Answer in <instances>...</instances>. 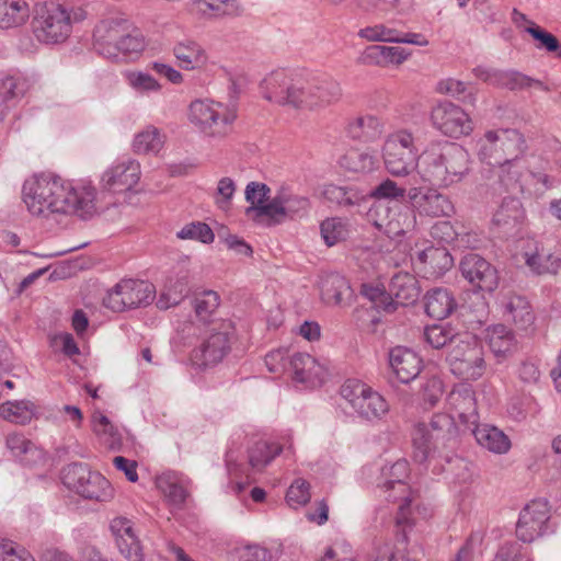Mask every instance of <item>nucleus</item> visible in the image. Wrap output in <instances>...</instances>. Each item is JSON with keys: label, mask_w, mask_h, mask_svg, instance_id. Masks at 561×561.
<instances>
[{"label": "nucleus", "mask_w": 561, "mask_h": 561, "mask_svg": "<svg viewBox=\"0 0 561 561\" xmlns=\"http://www.w3.org/2000/svg\"><path fill=\"white\" fill-rule=\"evenodd\" d=\"M367 215L376 228L389 236H402L415 225V216L411 211H401L400 204L392 205L387 201L375 199Z\"/></svg>", "instance_id": "15"}, {"label": "nucleus", "mask_w": 561, "mask_h": 561, "mask_svg": "<svg viewBox=\"0 0 561 561\" xmlns=\"http://www.w3.org/2000/svg\"><path fill=\"white\" fill-rule=\"evenodd\" d=\"M110 528L121 554L128 561H142V548L135 535L131 520L126 517H115Z\"/></svg>", "instance_id": "23"}, {"label": "nucleus", "mask_w": 561, "mask_h": 561, "mask_svg": "<svg viewBox=\"0 0 561 561\" xmlns=\"http://www.w3.org/2000/svg\"><path fill=\"white\" fill-rule=\"evenodd\" d=\"M357 35L369 42L396 43L399 36V31L383 24H376L360 28Z\"/></svg>", "instance_id": "61"}, {"label": "nucleus", "mask_w": 561, "mask_h": 561, "mask_svg": "<svg viewBox=\"0 0 561 561\" xmlns=\"http://www.w3.org/2000/svg\"><path fill=\"white\" fill-rule=\"evenodd\" d=\"M5 445L12 456L26 466H34L44 460V451L22 433L8 434Z\"/></svg>", "instance_id": "29"}, {"label": "nucleus", "mask_w": 561, "mask_h": 561, "mask_svg": "<svg viewBox=\"0 0 561 561\" xmlns=\"http://www.w3.org/2000/svg\"><path fill=\"white\" fill-rule=\"evenodd\" d=\"M412 210L421 217H449L454 205L447 195L431 187H412L408 193Z\"/></svg>", "instance_id": "18"}, {"label": "nucleus", "mask_w": 561, "mask_h": 561, "mask_svg": "<svg viewBox=\"0 0 561 561\" xmlns=\"http://www.w3.org/2000/svg\"><path fill=\"white\" fill-rule=\"evenodd\" d=\"M431 122L434 128L451 138L467 136L473 129L469 115L451 102H442L434 106Z\"/></svg>", "instance_id": "16"}, {"label": "nucleus", "mask_w": 561, "mask_h": 561, "mask_svg": "<svg viewBox=\"0 0 561 561\" xmlns=\"http://www.w3.org/2000/svg\"><path fill=\"white\" fill-rule=\"evenodd\" d=\"M280 453L282 447L276 443L256 442L249 449V463L253 469L262 470Z\"/></svg>", "instance_id": "49"}, {"label": "nucleus", "mask_w": 561, "mask_h": 561, "mask_svg": "<svg viewBox=\"0 0 561 561\" xmlns=\"http://www.w3.org/2000/svg\"><path fill=\"white\" fill-rule=\"evenodd\" d=\"M525 32L538 42V49H546L548 53H556L558 57H561V45L554 35L545 31L536 23H529L525 27Z\"/></svg>", "instance_id": "58"}, {"label": "nucleus", "mask_w": 561, "mask_h": 561, "mask_svg": "<svg viewBox=\"0 0 561 561\" xmlns=\"http://www.w3.org/2000/svg\"><path fill=\"white\" fill-rule=\"evenodd\" d=\"M283 553V545L266 548L257 543L248 545L242 551L244 561H277Z\"/></svg>", "instance_id": "59"}, {"label": "nucleus", "mask_w": 561, "mask_h": 561, "mask_svg": "<svg viewBox=\"0 0 561 561\" xmlns=\"http://www.w3.org/2000/svg\"><path fill=\"white\" fill-rule=\"evenodd\" d=\"M439 91L445 92L467 105H474L477 88L457 79H446L439 82Z\"/></svg>", "instance_id": "50"}, {"label": "nucleus", "mask_w": 561, "mask_h": 561, "mask_svg": "<svg viewBox=\"0 0 561 561\" xmlns=\"http://www.w3.org/2000/svg\"><path fill=\"white\" fill-rule=\"evenodd\" d=\"M220 304L219 295L214 290H204L195 295L193 308L196 317L203 321H210Z\"/></svg>", "instance_id": "53"}, {"label": "nucleus", "mask_w": 561, "mask_h": 561, "mask_svg": "<svg viewBox=\"0 0 561 561\" xmlns=\"http://www.w3.org/2000/svg\"><path fill=\"white\" fill-rule=\"evenodd\" d=\"M505 314L519 328L526 329L534 321V314L528 301L522 296H512L504 305Z\"/></svg>", "instance_id": "48"}, {"label": "nucleus", "mask_w": 561, "mask_h": 561, "mask_svg": "<svg viewBox=\"0 0 561 561\" xmlns=\"http://www.w3.org/2000/svg\"><path fill=\"white\" fill-rule=\"evenodd\" d=\"M376 157L367 150L351 149L340 159V164L351 172H369L375 169Z\"/></svg>", "instance_id": "47"}, {"label": "nucleus", "mask_w": 561, "mask_h": 561, "mask_svg": "<svg viewBox=\"0 0 561 561\" xmlns=\"http://www.w3.org/2000/svg\"><path fill=\"white\" fill-rule=\"evenodd\" d=\"M237 118L234 105H225L214 101L196 100L190 106V121L210 137H225L232 129Z\"/></svg>", "instance_id": "7"}, {"label": "nucleus", "mask_w": 561, "mask_h": 561, "mask_svg": "<svg viewBox=\"0 0 561 561\" xmlns=\"http://www.w3.org/2000/svg\"><path fill=\"white\" fill-rule=\"evenodd\" d=\"M341 396L351 404L358 417L369 422L382 420L389 411L385 398L358 380L345 381L341 388Z\"/></svg>", "instance_id": "10"}, {"label": "nucleus", "mask_w": 561, "mask_h": 561, "mask_svg": "<svg viewBox=\"0 0 561 561\" xmlns=\"http://www.w3.org/2000/svg\"><path fill=\"white\" fill-rule=\"evenodd\" d=\"M203 13L211 12L213 16L239 15L241 7L237 0H197Z\"/></svg>", "instance_id": "56"}, {"label": "nucleus", "mask_w": 561, "mask_h": 561, "mask_svg": "<svg viewBox=\"0 0 561 561\" xmlns=\"http://www.w3.org/2000/svg\"><path fill=\"white\" fill-rule=\"evenodd\" d=\"M35 410L30 400L5 401L0 404V416L10 423L25 425L34 417Z\"/></svg>", "instance_id": "41"}, {"label": "nucleus", "mask_w": 561, "mask_h": 561, "mask_svg": "<svg viewBox=\"0 0 561 561\" xmlns=\"http://www.w3.org/2000/svg\"><path fill=\"white\" fill-rule=\"evenodd\" d=\"M23 201L34 216L53 214L90 217L95 211V190L81 185L73 187L53 174L35 175L23 184Z\"/></svg>", "instance_id": "1"}, {"label": "nucleus", "mask_w": 561, "mask_h": 561, "mask_svg": "<svg viewBox=\"0 0 561 561\" xmlns=\"http://www.w3.org/2000/svg\"><path fill=\"white\" fill-rule=\"evenodd\" d=\"M360 294L370 301V307L377 311L391 313L396 311V304L388 293L378 285L363 284Z\"/></svg>", "instance_id": "54"}, {"label": "nucleus", "mask_w": 561, "mask_h": 561, "mask_svg": "<svg viewBox=\"0 0 561 561\" xmlns=\"http://www.w3.org/2000/svg\"><path fill=\"white\" fill-rule=\"evenodd\" d=\"M462 337V332H457L450 325H431L424 330V339L433 348L448 346L449 350Z\"/></svg>", "instance_id": "46"}, {"label": "nucleus", "mask_w": 561, "mask_h": 561, "mask_svg": "<svg viewBox=\"0 0 561 561\" xmlns=\"http://www.w3.org/2000/svg\"><path fill=\"white\" fill-rule=\"evenodd\" d=\"M457 308L456 299L447 288H434L425 296V311L434 319L442 320Z\"/></svg>", "instance_id": "32"}, {"label": "nucleus", "mask_w": 561, "mask_h": 561, "mask_svg": "<svg viewBox=\"0 0 561 561\" xmlns=\"http://www.w3.org/2000/svg\"><path fill=\"white\" fill-rule=\"evenodd\" d=\"M472 433L479 445L495 454H504L511 447L508 437L495 426L489 424L476 425Z\"/></svg>", "instance_id": "36"}, {"label": "nucleus", "mask_w": 561, "mask_h": 561, "mask_svg": "<svg viewBox=\"0 0 561 561\" xmlns=\"http://www.w3.org/2000/svg\"><path fill=\"white\" fill-rule=\"evenodd\" d=\"M300 79H295L284 70H276L266 76L261 84L265 100L278 105L297 106Z\"/></svg>", "instance_id": "19"}, {"label": "nucleus", "mask_w": 561, "mask_h": 561, "mask_svg": "<svg viewBox=\"0 0 561 561\" xmlns=\"http://www.w3.org/2000/svg\"><path fill=\"white\" fill-rule=\"evenodd\" d=\"M382 159L391 175L407 176L411 174L421 159L414 145L413 135L405 129L390 134L382 147Z\"/></svg>", "instance_id": "8"}, {"label": "nucleus", "mask_w": 561, "mask_h": 561, "mask_svg": "<svg viewBox=\"0 0 561 561\" xmlns=\"http://www.w3.org/2000/svg\"><path fill=\"white\" fill-rule=\"evenodd\" d=\"M525 263L529 270L538 275L557 274L561 267L560 257L550 252H546L542 248H535L534 251H527L524 254Z\"/></svg>", "instance_id": "40"}, {"label": "nucleus", "mask_w": 561, "mask_h": 561, "mask_svg": "<svg viewBox=\"0 0 561 561\" xmlns=\"http://www.w3.org/2000/svg\"><path fill=\"white\" fill-rule=\"evenodd\" d=\"M341 96L340 84L331 79L305 81L300 79L295 108L320 110Z\"/></svg>", "instance_id": "17"}, {"label": "nucleus", "mask_w": 561, "mask_h": 561, "mask_svg": "<svg viewBox=\"0 0 561 561\" xmlns=\"http://www.w3.org/2000/svg\"><path fill=\"white\" fill-rule=\"evenodd\" d=\"M553 531L554 525L551 522L550 506L547 500H534L519 513L516 535L523 542L530 543Z\"/></svg>", "instance_id": "14"}, {"label": "nucleus", "mask_w": 561, "mask_h": 561, "mask_svg": "<svg viewBox=\"0 0 561 561\" xmlns=\"http://www.w3.org/2000/svg\"><path fill=\"white\" fill-rule=\"evenodd\" d=\"M455 433L453 417L447 414H435L428 423H419L412 434L414 460L424 463L437 457L449 462L450 456L443 449L451 446Z\"/></svg>", "instance_id": "4"}, {"label": "nucleus", "mask_w": 561, "mask_h": 561, "mask_svg": "<svg viewBox=\"0 0 561 561\" xmlns=\"http://www.w3.org/2000/svg\"><path fill=\"white\" fill-rule=\"evenodd\" d=\"M409 462L405 459H399L392 465H386L381 469V486L385 492H390L388 499L391 501H401L397 515V524L405 525L409 522L410 505L412 503V492L407 485L405 480L409 477Z\"/></svg>", "instance_id": "12"}, {"label": "nucleus", "mask_w": 561, "mask_h": 561, "mask_svg": "<svg viewBox=\"0 0 561 561\" xmlns=\"http://www.w3.org/2000/svg\"><path fill=\"white\" fill-rule=\"evenodd\" d=\"M382 133V123L379 118L367 115L355 118L347 126V134L353 139L373 140Z\"/></svg>", "instance_id": "44"}, {"label": "nucleus", "mask_w": 561, "mask_h": 561, "mask_svg": "<svg viewBox=\"0 0 561 561\" xmlns=\"http://www.w3.org/2000/svg\"><path fill=\"white\" fill-rule=\"evenodd\" d=\"M127 31V21L122 19H106L101 21L94 28L93 48L107 58H117V43L124 32Z\"/></svg>", "instance_id": "21"}, {"label": "nucleus", "mask_w": 561, "mask_h": 561, "mask_svg": "<svg viewBox=\"0 0 561 561\" xmlns=\"http://www.w3.org/2000/svg\"><path fill=\"white\" fill-rule=\"evenodd\" d=\"M234 327L229 320L215 322L202 344L193 351L195 365L207 368L219 364L230 352Z\"/></svg>", "instance_id": "11"}, {"label": "nucleus", "mask_w": 561, "mask_h": 561, "mask_svg": "<svg viewBox=\"0 0 561 561\" xmlns=\"http://www.w3.org/2000/svg\"><path fill=\"white\" fill-rule=\"evenodd\" d=\"M526 150L524 136L513 128L490 129L477 140L479 160L493 168L508 165Z\"/></svg>", "instance_id": "5"}, {"label": "nucleus", "mask_w": 561, "mask_h": 561, "mask_svg": "<svg viewBox=\"0 0 561 561\" xmlns=\"http://www.w3.org/2000/svg\"><path fill=\"white\" fill-rule=\"evenodd\" d=\"M321 194L327 202L341 208L359 206L366 198L364 192L354 185L327 184Z\"/></svg>", "instance_id": "33"}, {"label": "nucleus", "mask_w": 561, "mask_h": 561, "mask_svg": "<svg viewBox=\"0 0 561 561\" xmlns=\"http://www.w3.org/2000/svg\"><path fill=\"white\" fill-rule=\"evenodd\" d=\"M31 15L26 0H0V30L19 28Z\"/></svg>", "instance_id": "31"}, {"label": "nucleus", "mask_w": 561, "mask_h": 561, "mask_svg": "<svg viewBox=\"0 0 561 561\" xmlns=\"http://www.w3.org/2000/svg\"><path fill=\"white\" fill-rule=\"evenodd\" d=\"M423 176L443 187L461 182L470 171L467 150L451 141H431L421 153Z\"/></svg>", "instance_id": "2"}, {"label": "nucleus", "mask_w": 561, "mask_h": 561, "mask_svg": "<svg viewBox=\"0 0 561 561\" xmlns=\"http://www.w3.org/2000/svg\"><path fill=\"white\" fill-rule=\"evenodd\" d=\"M188 293V284L185 277L170 278L165 283L157 301L160 309H169L179 305Z\"/></svg>", "instance_id": "45"}, {"label": "nucleus", "mask_w": 561, "mask_h": 561, "mask_svg": "<svg viewBox=\"0 0 561 561\" xmlns=\"http://www.w3.org/2000/svg\"><path fill=\"white\" fill-rule=\"evenodd\" d=\"M420 293L419 282L410 273L399 272L391 277L388 295L392 297L396 308L415 302Z\"/></svg>", "instance_id": "28"}, {"label": "nucleus", "mask_w": 561, "mask_h": 561, "mask_svg": "<svg viewBox=\"0 0 561 561\" xmlns=\"http://www.w3.org/2000/svg\"><path fill=\"white\" fill-rule=\"evenodd\" d=\"M524 218L525 210L522 202L516 197H505L493 215L492 222L505 232H510L518 227Z\"/></svg>", "instance_id": "30"}, {"label": "nucleus", "mask_w": 561, "mask_h": 561, "mask_svg": "<svg viewBox=\"0 0 561 561\" xmlns=\"http://www.w3.org/2000/svg\"><path fill=\"white\" fill-rule=\"evenodd\" d=\"M156 485L168 503L175 507H181L188 496L187 490L174 472H164L158 476L156 478Z\"/></svg>", "instance_id": "38"}, {"label": "nucleus", "mask_w": 561, "mask_h": 561, "mask_svg": "<svg viewBox=\"0 0 561 561\" xmlns=\"http://www.w3.org/2000/svg\"><path fill=\"white\" fill-rule=\"evenodd\" d=\"M84 18L85 13L82 10L72 14L67 7L55 1L36 3L31 23L32 33L41 44H62L72 33L73 22Z\"/></svg>", "instance_id": "3"}, {"label": "nucleus", "mask_w": 561, "mask_h": 561, "mask_svg": "<svg viewBox=\"0 0 561 561\" xmlns=\"http://www.w3.org/2000/svg\"><path fill=\"white\" fill-rule=\"evenodd\" d=\"M154 297L153 285L144 280L123 279L103 298L105 308L122 312L127 309L147 306Z\"/></svg>", "instance_id": "13"}, {"label": "nucleus", "mask_w": 561, "mask_h": 561, "mask_svg": "<svg viewBox=\"0 0 561 561\" xmlns=\"http://www.w3.org/2000/svg\"><path fill=\"white\" fill-rule=\"evenodd\" d=\"M61 481L69 490L87 500L106 502L113 497L111 483L101 473L91 471L83 463L76 462L65 467Z\"/></svg>", "instance_id": "9"}, {"label": "nucleus", "mask_w": 561, "mask_h": 561, "mask_svg": "<svg viewBox=\"0 0 561 561\" xmlns=\"http://www.w3.org/2000/svg\"><path fill=\"white\" fill-rule=\"evenodd\" d=\"M173 55L180 68L193 70L202 67L206 62V54L203 47L192 39L178 42L173 46Z\"/></svg>", "instance_id": "34"}, {"label": "nucleus", "mask_w": 561, "mask_h": 561, "mask_svg": "<svg viewBox=\"0 0 561 561\" xmlns=\"http://www.w3.org/2000/svg\"><path fill=\"white\" fill-rule=\"evenodd\" d=\"M321 237L328 247L345 240L348 236V224L341 217H330L320 225Z\"/></svg>", "instance_id": "52"}, {"label": "nucleus", "mask_w": 561, "mask_h": 561, "mask_svg": "<svg viewBox=\"0 0 561 561\" xmlns=\"http://www.w3.org/2000/svg\"><path fill=\"white\" fill-rule=\"evenodd\" d=\"M462 276L477 289L493 291L497 287L496 270L482 256L469 253L460 262Z\"/></svg>", "instance_id": "20"}, {"label": "nucleus", "mask_w": 561, "mask_h": 561, "mask_svg": "<svg viewBox=\"0 0 561 561\" xmlns=\"http://www.w3.org/2000/svg\"><path fill=\"white\" fill-rule=\"evenodd\" d=\"M247 216L251 217L255 222H263L266 220L267 225H278L286 219L285 210L283 207L279 192L277 191L275 196L268 198L262 205L257 207H248L245 209Z\"/></svg>", "instance_id": "35"}, {"label": "nucleus", "mask_w": 561, "mask_h": 561, "mask_svg": "<svg viewBox=\"0 0 561 561\" xmlns=\"http://www.w3.org/2000/svg\"><path fill=\"white\" fill-rule=\"evenodd\" d=\"M164 144V136L154 126H147L134 139V150L137 153H157Z\"/></svg>", "instance_id": "51"}, {"label": "nucleus", "mask_w": 561, "mask_h": 561, "mask_svg": "<svg viewBox=\"0 0 561 561\" xmlns=\"http://www.w3.org/2000/svg\"><path fill=\"white\" fill-rule=\"evenodd\" d=\"M486 340L490 350L497 358L512 353L516 343L512 331L503 324H496L489 329Z\"/></svg>", "instance_id": "43"}, {"label": "nucleus", "mask_w": 561, "mask_h": 561, "mask_svg": "<svg viewBox=\"0 0 561 561\" xmlns=\"http://www.w3.org/2000/svg\"><path fill=\"white\" fill-rule=\"evenodd\" d=\"M283 207L285 210L286 219L295 218L306 214L310 207L309 198L291 193L287 187L278 190Z\"/></svg>", "instance_id": "55"}, {"label": "nucleus", "mask_w": 561, "mask_h": 561, "mask_svg": "<svg viewBox=\"0 0 561 561\" xmlns=\"http://www.w3.org/2000/svg\"><path fill=\"white\" fill-rule=\"evenodd\" d=\"M407 190L399 186L394 181L387 179L379 183L370 192V196L377 201L391 202L392 205L400 204L404 198Z\"/></svg>", "instance_id": "57"}, {"label": "nucleus", "mask_w": 561, "mask_h": 561, "mask_svg": "<svg viewBox=\"0 0 561 561\" xmlns=\"http://www.w3.org/2000/svg\"><path fill=\"white\" fill-rule=\"evenodd\" d=\"M389 364L397 378L408 383L415 379L422 369V359L410 348L397 346L389 353Z\"/></svg>", "instance_id": "24"}, {"label": "nucleus", "mask_w": 561, "mask_h": 561, "mask_svg": "<svg viewBox=\"0 0 561 561\" xmlns=\"http://www.w3.org/2000/svg\"><path fill=\"white\" fill-rule=\"evenodd\" d=\"M126 78L128 84L140 93L158 92L161 89V84L148 72L130 71Z\"/></svg>", "instance_id": "63"}, {"label": "nucleus", "mask_w": 561, "mask_h": 561, "mask_svg": "<svg viewBox=\"0 0 561 561\" xmlns=\"http://www.w3.org/2000/svg\"><path fill=\"white\" fill-rule=\"evenodd\" d=\"M140 173V164L136 160L121 161L103 173L102 185L114 193L126 192L138 183Z\"/></svg>", "instance_id": "22"}, {"label": "nucleus", "mask_w": 561, "mask_h": 561, "mask_svg": "<svg viewBox=\"0 0 561 561\" xmlns=\"http://www.w3.org/2000/svg\"><path fill=\"white\" fill-rule=\"evenodd\" d=\"M0 561H35V559L25 548L2 539L0 540Z\"/></svg>", "instance_id": "64"}, {"label": "nucleus", "mask_w": 561, "mask_h": 561, "mask_svg": "<svg viewBox=\"0 0 561 561\" xmlns=\"http://www.w3.org/2000/svg\"><path fill=\"white\" fill-rule=\"evenodd\" d=\"M410 53L398 46L370 45L364 49L359 62L366 66L387 67L400 65L408 59Z\"/></svg>", "instance_id": "27"}, {"label": "nucleus", "mask_w": 561, "mask_h": 561, "mask_svg": "<svg viewBox=\"0 0 561 561\" xmlns=\"http://www.w3.org/2000/svg\"><path fill=\"white\" fill-rule=\"evenodd\" d=\"M446 360L451 374L465 381L482 378L488 368L482 343L468 332H462V337H458L448 351Z\"/></svg>", "instance_id": "6"}, {"label": "nucleus", "mask_w": 561, "mask_h": 561, "mask_svg": "<svg viewBox=\"0 0 561 561\" xmlns=\"http://www.w3.org/2000/svg\"><path fill=\"white\" fill-rule=\"evenodd\" d=\"M522 157H516L510 167L504 163L495 167L499 182L505 187L506 191L520 194H530V191L524 185L522 178L524 165L522 163Z\"/></svg>", "instance_id": "37"}, {"label": "nucleus", "mask_w": 561, "mask_h": 561, "mask_svg": "<svg viewBox=\"0 0 561 561\" xmlns=\"http://www.w3.org/2000/svg\"><path fill=\"white\" fill-rule=\"evenodd\" d=\"M416 260L428 266L432 274H442L454 265L453 256L445 248L428 247L417 252Z\"/></svg>", "instance_id": "42"}, {"label": "nucleus", "mask_w": 561, "mask_h": 561, "mask_svg": "<svg viewBox=\"0 0 561 561\" xmlns=\"http://www.w3.org/2000/svg\"><path fill=\"white\" fill-rule=\"evenodd\" d=\"M178 238L180 239H190L201 241L203 243H211L214 241L215 234L210 227L201 221H195L185 225L178 233Z\"/></svg>", "instance_id": "60"}, {"label": "nucleus", "mask_w": 561, "mask_h": 561, "mask_svg": "<svg viewBox=\"0 0 561 561\" xmlns=\"http://www.w3.org/2000/svg\"><path fill=\"white\" fill-rule=\"evenodd\" d=\"M294 379L311 387L320 385L325 377V369L316 358L306 353H295L289 358Z\"/></svg>", "instance_id": "25"}, {"label": "nucleus", "mask_w": 561, "mask_h": 561, "mask_svg": "<svg viewBox=\"0 0 561 561\" xmlns=\"http://www.w3.org/2000/svg\"><path fill=\"white\" fill-rule=\"evenodd\" d=\"M145 48V38L139 32L133 34L124 32L119 42L117 43V58L121 55L124 57H131L133 55L140 54Z\"/></svg>", "instance_id": "62"}, {"label": "nucleus", "mask_w": 561, "mask_h": 561, "mask_svg": "<svg viewBox=\"0 0 561 561\" xmlns=\"http://www.w3.org/2000/svg\"><path fill=\"white\" fill-rule=\"evenodd\" d=\"M320 290L327 305L346 307L353 301L354 291L348 280L340 274L327 275L321 280Z\"/></svg>", "instance_id": "26"}, {"label": "nucleus", "mask_w": 561, "mask_h": 561, "mask_svg": "<svg viewBox=\"0 0 561 561\" xmlns=\"http://www.w3.org/2000/svg\"><path fill=\"white\" fill-rule=\"evenodd\" d=\"M449 403L461 423L476 425L478 421L477 402L471 390L451 392Z\"/></svg>", "instance_id": "39"}]
</instances>
